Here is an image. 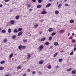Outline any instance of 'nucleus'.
<instances>
[{
  "mask_svg": "<svg viewBox=\"0 0 76 76\" xmlns=\"http://www.w3.org/2000/svg\"><path fill=\"white\" fill-rule=\"evenodd\" d=\"M22 28H18V31H22Z\"/></svg>",
  "mask_w": 76,
  "mask_h": 76,
  "instance_id": "nucleus-26",
  "label": "nucleus"
},
{
  "mask_svg": "<svg viewBox=\"0 0 76 76\" xmlns=\"http://www.w3.org/2000/svg\"><path fill=\"white\" fill-rule=\"evenodd\" d=\"M70 38L71 39H73V38H72V37H70Z\"/></svg>",
  "mask_w": 76,
  "mask_h": 76,
  "instance_id": "nucleus-62",
  "label": "nucleus"
},
{
  "mask_svg": "<svg viewBox=\"0 0 76 76\" xmlns=\"http://www.w3.org/2000/svg\"><path fill=\"white\" fill-rule=\"evenodd\" d=\"M15 18L16 19H19V15H17L16 16Z\"/></svg>",
  "mask_w": 76,
  "mask_h": 76,
  "instance_id": "nucleus-22",
  "label": "nucleus"
},
{
  "mask_svg": "<svg viewBox=\"0 0 76 76\" xmlns=\"http://www.w3.org/2000/svg\"><path fill=\"white\" fill-rule=\"evenodd\" d=\"M29 11H32V9H30L29 10Z\"/></svg>",
  "mask_w": 76,
  "mask_h": 76,
  "instance_id": "nucleus-59",
  "label": "nucleus"
},
{
  "mask_svg": "<svg viewBox=\"0 0 76 76\" xmlns=\"http://www.w3.org/2000/svg\"><path fill=\"white\" fill-rule=\"evenodd\" d=\"M52 39V37H50L49 39V40H51Z\"/></svg>",
  "mask_w": 76,
  "mask_h": 76,
  "instance_id": "nucleus-43",
  "label": "nucleus"
},
{
  "mask_svg": "<svg viewBox=\"0 0 76 76\" xmlns=\"http://www.w3.org/2000/svg\"><path fill=\"white\" fill-rule=\"evenodd\" d=\"M14 33H17V32H18V31L17 29H15L14 30Z\"/></svg>",
  "mask_w": 76,
  "mask_h": 76,
  "instance_id": "nucleus-14",
  "label": "nucleus"
},
{
  "mask_svg": "<svg viewBox=\"0 0 76 76\" xmlns=\"http://www.w3.org/2000/svg\"><path fill=\"white\" fill-rule=\"evenodd\" d=\"M54 44L55 45H56V46H57V45H58V43L57 42H55L54 43Z\"/></svg>",
  "mask_w": 76,
  "mask_h": 76,
  "instance_id": "nucleus-28",
  "label": "nucleus"
},
{
  "mask_svg": "<svg viewBox=\"0 0 76 76\" xmlns=\"http://www.w3.org/2000/svg\"><path fill=\"white\" fill-rule=\"evenodd\" d=\"M42 7V5H39L37 6V8H41Z\"/></svg>",
  "mask_w": 76,
  "mask_h": 76,
  "instance_id": "nucleus-18",
  "label": "nucleus"
},
{
  "mask_svg": "<svg viewBox=\"0 0 76 76\" xmlns=\"http://www.w3.org/2000/svg\"><path fill=\"white\" fill-rule=\"evenodd\" d=\"M4 42H7V39H4Z\"/></svg>",
  "mask_w": 76,
  "mask_h": 76,
  "instance_id": "nucleus-34",
  "label": "nucleus"
},
{
  "mask_svg": "<svg viewBox=\"0 0 76 76\" xmlns=\"http://www.w3.org/2000/svg\"><path fill=\"white\" fill-rule=\"evenodd\" d=\"M74 22H75V21L73 20H70V23H74Z\"/></svg>",
  "mask_w": 76,
  "mask_h": 76,
  "instance_id": "nucleus-17",
  "label": "nucleus"
},
{
  "mask_svg": "<svg viewBox=\"0 0 76 76\" xmlns=\"http://www.w3.org/2000/svg\"><path fill=\"white\" fill-rule=\"evenodd\" d=\"M38 3H41L42 2V0H38Z\"/></svg>",
  "mask_w": 76,
  "mask_h": 76,
  "instance_id": "nucleus-40",
  "label": "nucleus"
},
{
  "mask_svg": "<svg viewBox=\"0 0 76 76\" xmlns=\"http://www.w3.org/2000/svg\"><path fill=\"white\" fill-rule=\"evenodd\" d=\"M26 74H24L23 75V76H26Z\"/></svg>",
  "mask_w": 76,
  "mask_h": 76,
  "instance_id": "nucleus-54",
  "label": "nucleus"
},
{
  "mask_svg": "<svg viewBox=\"0 0 76 76\" xmlns=\"http://www.w3.org/2000/svg\"><path fill=\"white\" fill-rule=\"evenodd\" d=\"M22 34H23V32H22V31H20L18 33V36H20Z\"/></svg>",
  "mask_w": 76,
  "mask_h": 76,
  "instance_id": "nucleus-5",
  "label": "nucleus"
},
{
  "mask_svg": "<svg viewBox=\"0 0 76 76\" xmlns=\"http://www.w3.org/2000/svg\"><path fill=\"white\" fill-rule=\"evenodd\" d=\"M49 32H52L53 31V28H49L48 29Z\"/></svg>",
  "mask_w": 76,
  "mask_h": 76,
  "instance_id": "nucleus-6",
  "label": "nucleus"
},
{
  "mask_svg": "<svg viewBox=\"0 0 76 76\" xmlns=\"http://www.w3.org/2000/svg\"><path fill=\"white\" fill-rule=\"evenodd\" d=\"M27 72H31V70L29 69H27Z\"/></svg>",
  "mask_w": 76,
  "mask_h": 76,
  "instance_id": "nucleus-42",
  "label": "nucleus"
},
{
  "mask_svg": "<svg viewBox=\"0 0 76 76\" xmlns=\"http://www.w3.org/2000/svg\"><path fill=\"white\" fill-rule=\"evenodd\" d=\"M5 62H6L5 61H1L0 63L1 64H4V63H5Z\"/></svg>",
  "mask_w": 76,
  "mask_h": 76,
  "instance_id": "nucleus-13",
  "label": "nucleus"
},
{
  "mask_svg": "<svg viewBox=\"0 0 76 76\" xmlns=\"http://www.w3.org/2000/svg\"><path fill=\"white\" fill-rule=\"evenodd\" d=\"M72 70V69H67L66 70L67 72H69V71H71Z\"/></svg>",
  "mask_w": 76,
  "mask_h": 76,
  "instance_id": "nucleus-32",
  "label": "nucleus"
},
{
  "mask_svg": "<svg viewBox=\"0 0 76 76\" xmlns=\"http://www.w3.org/2000/svg\"><path fill=\"white\" fill-rule=\"evenodd\" d=\"M39 63V64H43V61H40Z\"/></svg>",
  "mask_w": 76,
  "mask_h": 76,
  "instance_id": "nucleus-12",
  "label": "nucleus"
},
{
  "mask_svg": "<svg viewBox=\"0 0 76 76\" xmlns=\"http://www.w3.org/2000/svg\"><path fill=\"white\" fill-rule=\"evenodd\" d=\"M8 32H9V33H11L12 32V30H11V29H8Z\"/></svg>",
  "mask_w": 76,
  "mask_h": 76,
  "instance_id": "nucleus-15",
  "label": "nucleus"
},
{
  "mask_svg": "<svg viewBox=\"0 0 76 76\" xmlns=\"http://www.w3.org/2000/svg\"><path fill=\"white\" fill-rule=\"evenodd\" d=\"M45 45H49V42H46L45 43Z\"/></svg>",
  "mask_w": 76,
  "mask_h": 76,
  "instance_id": "nucleus-23",
  "label": "nucleus"
},
{
  "mask_svg": "<svg viewBox=\"0 0 76 76\" xmlns=\"http://www.w3.org/2000/svg\"><path fill=\"white\" fill-rule=\"evenodd\" d=\"M51 4L49 3L48 4L46 5V7H50L51 6Z\"/></svg>",
  "mask_w": 76,
  "mask_h": 76,
  "instance_id": "nucleus-7",
  "label": "nucleus"
},
{
  "mask_svg": "<svg viewBox=\"0 0 76 76\" xmlns=\"http://www.w3.org/2000/svg\"><path fill=\"white\" fill-rule=\"evenodd\" d=\"M32 1L33 3H35L36 1V0H32Z\"/></svg>",
  "mask_w": 76,
  "mask_h": 76,
  "instance_id": "nucleus-48",
  "label": "nucleus"
},
{
  "mask_svg": "<svg viewBox=\"0 0 76 76\" xmlns=\"http://www.w3.org/2000/svg\"><path fill=\"white\" fill-rule=\"evenodd\" d=\"M18 70H19V69H21V67L20 66H18L17 68Z\"/></svg>",
  "mask_w": 76,
  "mask_h": 76,
  "instance_id": "nucleus-33",
  "label": "nucleus"
},
{
  "mask_svg": "<svg viewBox=\"0 0 76 76\" xmlns=\"http://www.w3.org/2000/svg\"><path fill=\"white\" fill-rule=\"evenodd\" d=\"M13 56V53L10 54L9 56V58H12V56Z\"/></svg>",
  "mask_w": 76,
  "mask_h": 76,
  "instance_id": "nucleus-9",
  "label": "nucleus"
},
{
  "mask_svg": "<svg viewBox=\"0 0 76 76\" xmlns=\"http://www.w3.org/2000/svg\"><path fill=\"white\" fill-rule=\"evenodd\" d=\"M47 12L45 11H43L41 12V14L42 15H45V14H47Z\"/></svg>",
  "mask_w": 76,
  "mask_h": 76,
  "instance_id": "nucleus-3",
  "label": "nucleus"
},
{
  "mask_svg": "<svg viewBox=\"0 0 76 76\" xmlns=\"http://www.w3.org/2000/svg\"><path fill=\"white\" fill-rule=\"evenodd\" d=\"M23 41L24 42H26L27 41V39H25L24 40H23Z\"/></svg>",
  "mask_w": 76,
  "mask_h": 76,
  "instance_id": "nucleus-36",
  "label": "nucleus"
},
{
  "mask_svg": "<svg viewBox=\"0 0 76 76\" xmlns=\"http://www.w3.org/2000/svg\"><path fill=\"white\" fill-rule=\"evenodd\" d=\"M16 38V35H14L12 37V39H15Z\"/></svg>",
  "mask_w": 76,
  "mask_h": 76,
  "instance_id": "nucleus-35",
  "label": "nucleus"
},
{
  "mask_svg": "<svg viewBox=\"0 0 76 76\" xmlns=\"http://www.w3.org/2000/svg\"><path fill=\"white\" fill-rule=\"evenodd\" d=\"M44 48V46L43 45H40L39 46V50L40 51H41L42 50V49Z\"/></svg>",
  "mask_w": 76,
  "mask_h": 76,
  "instance_id": "nucleus-1",
  "label": "nucleus"
},
{
  "mask_svg": "<svg viewBox=\"0 0 76 76\" xmlns=\"http://www.w3.org/2000/svg\"><path fill=\"white\" fill-rule=\"evenodd\" d=\"M22 48L23 49H25V48H26V47L25 46H22Z\"/></svg>",
  "mask_w": 76,
  "mask_h": 76,
  "instance_id": "nucleus-38",
  "label": "nucleus"
},
{
  "mask_svg": "<svg viewBox=\"0 0 76 76\" xmlns=\"http://www.w3.org/2000/svg\"><path fill=\"white\" fill-rule=\"evenodd\" d=\"M46 38L45 37H43L41 39V41H44L45 40Z\"/></svg>",
  "mask_w": 76,
  "mask_h": 76,
  "instance_id": "nucleus-4",
  "label": "nucleus"
},
{
  "mask_svg": "<svg viewBox=\"0 0 76 76\" xmlns=\"http://www.w3.org/2000/svg\"><path fill=\"white\" fill-rule=\"evenodd\" d=\"M53 46H51L50 47V49L52 48H53Z\"/></svg>",
  "mask_w": 76,
  "mask_h": 76,
  "instance_id": "nucleus-51",
  "label": "nucleus"
},
{
  "mask_svg": "<svg viewBox=\"0 0 76 76\" xmlns=\"http://www.w3.org/2000/svg\"><path fill=\"white\" fill-rule=\"evenodd\" d=\"M42 34V32L41 31H40L39 32V34Z\"/></svg>",
  "mask_w": 76,
  "mask_h": 76,
  "instance_id": "nucleus-50",
  "label": "nucleus"
},
{
  "mask_svg": "<svg viewBox=\"0 0 76 76\" xmlns=\"http://www.w3.org/2000/svg\"><path fill=\"white\" fill-rule=\"evenodd\" d=\"M72 74H73V75H75V74H76V71H75V70H73L72 72Z\"/></svg>",
  "mask_w": 76,
  "mask_h": 76,
  "instance_id": "nucleus-11",
  "label": "nucleus"
},
{
  "mask_svg": "<svg viewBox=\"0 0 76 76\" xmlns=\"http://www.w3.org/2000/svg\"><path fill=\"white\" fill-rule=\"evenodd\" d=\"M56 33H53L51 34V35L52 36H54V35H56Z\"/></svg>",
  "mask_w": 76,
  "mask_h": 76,
  "instance_id": "nucleus-29",
  "label": "nucleus"
},
{
  "mask_svg": "<svg viewBox=\"0 0 76 76\" xmlns=\"http://www.w3.org/2000/svg\"><path fill=\"white\" fill-rule=\"evenodd\" d=\"M28 57H27V59H28V58H30V57H31V55L30 54L28 55Z\"/></svg>",
  "mask_w": 76,
  "mask_h": 76,
  "instance_id": "nucleus-30",
  "label": "nucleus"
},
{
  "mask_svg": "<svg viewBox=\"0 0 76 76\" xmlns=\"http://www.w3.org/2000/svg\"><path fill=\"white\" fill-rule=\"evenodd\" d=\"M58 67H59V66H57L56 67V68H58Z\"/></svg>",
  "mask_w": 76,
  "mask_h": 76,
  "instance_id": "nucleus-58",
  "label": "nucleus"
},
{
  "mask_svg": "<svg viewBox=\"0 0 76 76\" xmlns=\"http://www.w3.org/2000/svg\"><path fill=\"white\" fill-rule=\"evenodd\" d=\"M38 24H36L34 26V27L35 28H37V27H38Z\"/></svg>",
  "mask_w": 76,
  "mask_h": 76,
  "instance_id": "nucleus-25",
  "label": "nucleus"
},
{
  "mask_svg": "<svg viewBox=\"0 0 76 76\" xmlns=\"http://www.w3.org/2000/svg\"><path fill=\"white\" fill-rule=\"evenodd\" d=\"M58 52H57L53 56L54 57H56V56L57 55V54H58Z\"/></svg>",
  "mask_w": 76,
  "mask_h": 76,
  "instance_id": "nucleus-19",
  "label": "nucleus"
},
{
  "mask_svg": "<svg viewBox=\"0 0 76 76\" xmlns=\"http://www.w3.org/2000/svg\"><path fill=\"white\" fill-rule=\"evenodd\" d=\"M74 47H76V44H75L74 46Z\"/></svg>",
  "mask_w": 76,
  "mask_h": 76,
  "instance_id": "nucleus-60",
  "label": "nucleus"
},
{
  "mask_svg": "<svg viewBox=\"0 0 76 76\" xmlns=\"http://www.w3.org/2000/svg\"><path fill=\"white\" fill-rule=\"evenodd\" d=\"M72 42H76V41H75V40L73 39L72 40Z\"/></svg>",
  "mask_w": 76,
  "mask_h": 76,
  "instance_id": "nucleus-41",
  "label": "nucleus"
},
{
  "mask_svg": "<svg viewBox=\"0 0 76 76\" xmlns=\"http://www.w3.org/2000/svg\"><path fill=\"white\" fill-rule=\"evenodd\" d=\"M0 7H2V4L0 5Z\"/></svg>",
  "mask_w": 76,
  "mask_h": 76,
  "instance_id": "nucleus-56",
  "label": "nucleus"
},
{
  "mask_svg": "<svg viewBox=\"0 0 76 76\" xmlns=\"http://www.w3.org/2000/svg\"><path fill=\"white\" fill-rule=\"evenodd\" d=\"M10 22L11 24H14V23H15V21H14V20H12Z\"/></svg>",
  "mask_w": 76,
  "mask_h": 76,
  "instance_id": "nucleus-10",
  "label": "nucleus"
},
{
  "mask_svg": "<svg viewBox=\"0 0 76 76\" xmlns=\"http://www.w3.org/2000/svg\"><path fill=\"white\" fill-rule=\"evenodd\" d=\"M64 32H65V30H64L62 29L59 31V33L61 34H63Z\"/></svg>",
  "mask_w": 76,
  "mask_h": 76,
  "instance_id": "nucleus-2",
  "label": "nucleus"
},
{
  "mask_svg": "<svg viewBox=\"0 0 76 76\" xmlns=\"http://www.w3.org/2000/svg\"><path fill=\"white\" fill-rule=\"evenodd\" d=\"M22 45H19L18 46V49L19 50H22Z\"/></svg>",
  "mask_w": 76,
  "mask_h": 76,
  "instance_id": "nucleus-8",
  "label": "nucleus"
},
{
  "mask_svg": "<svg viewBox=\"0 0 76 76\" xmlns=\"http://www.w3.org/2000/svg\"><path fill=\"white\" fill-rule=\"evenodd\" d=\"M65 6L66 7V6H68V4H65Z\"/></svg>",
  "mask_w": 76,
  "mask_h": 76,
  "instance_id": "nucleus-49",
  "label": "nucleus"
},
{
  "mask_svg": "<svg viewBox=\"0 0 76 76\" xmlns=\"http://www.w3.org/2000/svg\"><path fill=\"white\" fill-rule=\"evenodd\" d=\"M76 50V47H75L74 48V51H75V50Z\"/></svg>",
  "mask_w": 76,
  "mask_h": 76,
  "instance_id": "nucleus-46",
  "label": "nucleus"
},
{
  "mask_svg": "<svg viewBox=\"0 0 76 76\" xmlns=\"http://www.w3.org/2000/svg\"><path fill=\"white\" fill-rule=\"evenodd\" d=\"M70 55H72L73 54V50H72V52L70 53Z\"/></svg>",
  "mask_w": 76,
  "mask_h": 76,
  "instance_id": "nucleus-27",
  "label": "nucleus"
},
{
  "mask_svg": "<svg viewBox=\"0 0 76 76\" xmlns=\"http://www.w3.org/2000/svg\"><path fill=\"white\" fill-rule=\"evenodd\" d=\"M72 36H75V34H74V33H72Z\"/></svg>",
  "mask_w": 76,
  "mask_h": 76,
  "instance_id": "nucleus-52",
  "label": "nucleus"
},
{
  "mask_svg": "<svg viewBox=\"0 0 76 76\" xmlns=\"http://www.w3.org/2000/svg\"><path fill=\"white\" fill-rule=\"evenodd\" d=\"M10 12H12L13 11V10H10Z\"/></svg>",
  "mask_w": 76,
  "mask_h": 76,
  "instance_id": "nucleus-53",
  "label": "nucleus"
},
{
  "mask_svg": "<svg viewBox=\"0 0 76 76\" xmlns=\"http://www.w3.org/2000/svg\"><path fill=\"white\" fill-rule=\"evenodd\" d=\"M27 6L28 8H29L30 7H31V5L30 4H27Z\"/></svg>",
  "mask_w": 76,
  "mask_h": 76,
  "instance_id": "nucleus-16",
  "label": "nucleus"
},
{
  "mask_svg": "<svg viewBox=\"0 0 76 76\" xmlns=\"http://www.w3.org/2000/svg\"><path fill=\"white\" fill-rule=\"evenodd\" d=\"M62 6V5L61 4H59V5L58 6V8H60V7H61Z\"/></svg>",
  "mask_w": 76,
  "mask_h": 76,
  "instance_id": "nucleus-31",
  "label": "nucleus"
},
{
  "mask_svg": "<svg viewBox=\"0 0 76 76\" xmlns=\"http://www.w3.org/2000/svg\"><path fill=\"white\" fill-rule=\"evenodd\" d=\"M35 73H36L35 72L33 71L32 72V74L33 75H35Z\"/></svg>",
  "mask_w": 76,
  "mask_h": 76,
  "instance_id": "nucleus-45",
  "label": "nucleus"
},
{
  "mask_svg": "<svg viewBox=\"0 0 76 76\" xmlns=\"http://www.w3.org/2000/svg\"><path fill=\"white\" fill-rule=\"evenodd\" d=\"M62 61H63V60H62V59H59V62H62Z\"/></svg>",
  "mask_w": 76,
  "mask_h": 76,
  "instance_id": "nucleus-39",
  "label": "nucleus"
},
{
  "mask_svg": "<svg viewBox=\"0 0 76 76\" xmlns=\"http://www.w3.org/2000/svg\"><path fill=\"white\" fill-rule=\"evenodd\" d=\"M4 67H0V70H4Z\"/></svg>",
  "mask_w": 76,
  "mask_h": 76,
  "instance_id": "nucleus-21",
  "label": "nucleus"
},
{
  "mask_svg": "<svg viewBox=\"0 0 76 76\" xmlns=\"http://www.w3.org/2000/svg\"><path fill=\"white\" fill-rule=\"evenodd\" d=\"M4 1L5 2H7L8 1H10V0H4Z\"/></svg>",
  "mask_w": 76,
  "mask_h": 76,
  "instance_id": "nucleus-44",
  "label": "nucleus"
},
{
  "mask_svg": "<svg viewBox=\"0 0 76 76\" xmlns=\"http://www.w3.org/2000/svg\"><path fill=\"white\" fill-rule=\"evenodd\" d=\"M70 35V33H69L68 34V36H69V35Z\"/></svg>",
  "mask_w": 76,
  "mask_h": 76,
  "instance_id": "nucleus-55",
  "label": "nucleus"
},
{
  "mask_svg": "<svg viewBox=\"0 0 76 76\" xmlns=\"http://www.w3.org/2000/svg\"><path fill=\"white\" fill-rule=\"evenodd\" d=\"M55 14H58V13H59V12H58V11L56 10L55 11Z\"/></svg>",
  "mask_w": 76,
  "mask_h": 76,
  "instance_id": "nucleus-20",
  "label": "nucleus"
},
{
  "mask_svg": "<svg viewBox=\"0 0 76 76\" xmlns=\"http://www.w3.org/2000/svg\"><path fill=\"white\" fill-rule=\"evenodd\" d=\"M53 0H49V1H51Z\"/></svg>",
  "mask_w": 76,
  "mask_h": 76,
  "instance_id": "nucleus-63",
  "label": "nucleus"
},
{
  "mask_svg": "<svg viewBox=\"0 0 76 76\" xmlns=\"http://www.w3.org/2000/svg\"><path fill=\"white\" fill-rule=\"evenodd\" d=\"M40 22H43V21H44V20H39Z\"/></svg>",
  "mask_w": 76,
  "mask_h": 76,
  "instance_id": "nucleus-47",
  "label": "nucleus"
},
{
  "mask_svg": "<svg viewBox=\"0 0 76 76\" xmlns=\"http://www.w3.org/2000/svg\"><path fill=\"white\" fill-rule=\"evenodd\" d=\"M67 1V0H65V1Z\"/></svg>",
  "mask_w": 76,
  "mask_h": 76,
  "instance_id": "nucleus-64",
  "label": "nucleus"
},
{
  "mask_svg": "<svg viewBox=\"0 0 76 76\" xmlns=\"http://www.w3.org/2000/svg\"><path fill=\"white\" fill-rule=\"evenodd\" d=\"M39 75H41V72H39Z\"/></svg>",
  "mask_w": 76,
  "mask_h": 76,
  "instance_id": "nucleus-57",
  "label": "nucleus"
},
{
  "mask_svg": "<svg viewBox=\"0 0 76 76\" xmlns=\"http://www.w3.org/2000/svg\"><path fill=\"white\" fill-rule=\"evenodd\" d=\"M51 68V65H49L48 67V68L49 69H50Z\"/></svg>",
  "mask_w": 76,
  "mask_h": 76,
  "instance_id": "nucleus-37",
  "label": "nucleus"
},
{
  "mask_svg": "<svg viewBox=\"0 0 76 76\" xmlns=\"http://www.w3.org/2000/svg\"><path fill=\"white\" fill-rule=\"evenodd\" d=\"M6 31L5 30H3L2 31V33H6Z\"/></svg>",
  "mask_w": 76,
  "mask_h": 76,
  "instance_id": "nucleus-24",
  "label": "nucleus"
},
{
  "mask_svg": "<svg viewBox=\"0 0 76 76\" xmlns=\"http://www.w3.org/2000/svg\"><path fill=\"white\" fill-rule=\"evenodd\" d=\"M5 76H10L9 75H5Z\"/></svg>",
  "mask_w": 76,
  "mask_h": 76,
  "instance_id": "nucleus-61",
  "label": "nucleus"
}]
</instances>
